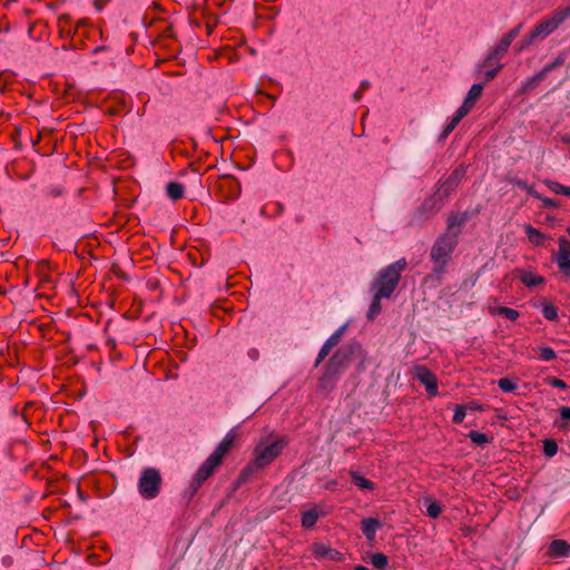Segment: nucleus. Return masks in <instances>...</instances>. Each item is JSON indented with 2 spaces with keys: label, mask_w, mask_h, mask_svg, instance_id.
<instances>
[{
  "label": "nucleus",
  "mask_w": 570,
  "mask_h": 570,
  "mask_svg": "<svg viewBox=\"0 0 570 570\" xmlns=\"http://www.w3.org/2000/svg\"><path fill=\"white\" fill-rule=\"evenodd\" d=\"M322 511L317 507H313L302 514V525L304 528H312L318 520Z\"/></svg>",
  "instance_id": "nucleus-17"
},
{
  "label": "nucleus",
  "mask_w": 570,
  "mask_h": 570,
  "mask_svg": "<svg viewBox=\"0 0 570 570\" xmlns=\"http://www.w3.org/2000/svg\"><path fill=\"white\" fill-rule=\"evenodd\" d=\"M287 442L284 438L267 435L261 439L252 456V473L271 464L284 450Z\"/></svg>",
  "instance_id": "nucleus-3"
},
{
  "label": "nucleus",
  "mask_w": 570,
  "mask_h": 570,
  "mask_svg": "<svg viewBox=\"0 0 570 570\" xmlns=\"http://www.w3.org/2000/svg\"><path fill=\"white\" fill-rule=\"evenodd\" d=\"M560 417L563 421H569L570 420V407H568V406L561 407V410H560Z\"/></svg>",
  "instance_id": "nucleus-41"
},
{
  "label": "nucleus",
  "mask_w": 570,
  "mask_h": 570,
  "mask_svg": "<svg viewBox=\"0 0 570 570\" xmlns=\"http://www.w3.org/2000/svg\"><path fill=\"white\" fill-rule=\"evenodd\" d=\"M482 90L483 83H473L469 89L464 100L471 105H474V102L480 98Z\"/></svg>",
  "instance_id": "nucleus-26"
},
{
  "label": "nucleus",
  "mask_w": 570,
  "mask_h": 570,
  "mask_svg": "<svg viewBox=\"0 0 570 570\" xmlns=\"http://www.w3.org/2000/svg\"><path fill=\"white\" fill-rule=\"evenodd\" d=\"M570 17V8L556 11L552 17L542 20L530 33L535 41H542L554 32Z\"/></svg>",
  "instance_id": "nucleus-8"
},
{
  "label": "nucleus",
  "mask_w": 570,
  "mask_h": 570,
  "mask_svg": "<svg viewBox=\"0 0 570 570\" xmlns=\"http://www.w3.org/2000/svg\"><path fill=\"white\" fill-rule=\"evenodd\" d=\"M184 186L179 183L171 181L166 186V194L171 200L180 199L184 196Z\"/></svg>",
  "instance_id": "nucleus-22"
},
{
  "label": "nucleus",
  "mask_w": 570,
  "mask_h": 570,
  "mask_svg": "<svg viewBox=\"0 0 570 570\" xmlns=\"http://www.w3.org/2000/svg\"><path fill=\"white\" fill-rule=\"evenodd\" d=\"M507 52L508 49H502L501 45L499 43L489 50L481 63V67L488 68L485 71V77L488 80L497 77V75L503 68V65L500 61L507 55Z\"/></svg>",
  "instance_id": "nucleus-9"
},
{
  "label": "nucleus",
  "mask_w": 570,
  "mask_h": 570,
  "mask_svg": "<svg viewBox=\"0 0 570 570\" xmlns=\"http://www.w3.org/2000/svg\"><path fill=\"white\" fill-rule=\"evenodd\" d=\"M541 312L543 316L549 321H554L558 317V309L552 304L544 303L542 305Z\"/></svg>",
  "instance_id": "nucleus-29"
},
{
  "label": "nucleus",
  "mask_w": 570,
  "mask_h": 570,
  "mask_svg": "<svg viewBox=\"0 0 570 570\" xmlns=\"http://www.w3.org/2000/svg\"><path fill=\"white\" fill-rule=\"evenodd\" d=\"M161 475L156 468H144L140 472L137 490L139 495L145 500L157 498L161 489Z\"/></svg>",
  "instance_id": "nucleus-7"
},
{
  "label": "nucleus",
  "mask_w": 570,
  "mask_h": 570,
  "mask_svg": "<svg viewBox=\"0 0 570 570\" xmlns=\"http://www.w3.org/2000/svg\"><path fill=\"white\" fill-rule=\"evenodd\" d=\"M519 278L528 287H533L544 282L542 276L524 271H519Z\"/></svg>",
  "instance_id": "nucleus-18"
},
{
  "label": "nucleus",
  "mask_w": 570,
  "mask_h": 570,
  "mask_svg": "<svg viewBox=\"0 0 570 570\" xmlns=\"http://www.w3.org/2000/svg\"><path fill=\"white\" fill-rule=\"evenodd\" d=\"M549 553L553 558H563L570 553V544L564 540H553L549 547Z\"/></svg>",
  "instance_id": "nucleus-15"
},
{
  "label": "nucleus",
  "mask_w": 570,
  "mask_h": 570,
  "mask_svg": "<svg viewBox=\"0 0 570 570\" xmlns=\"http://www.w3.org/2000/svg\"><path fill=\"white\" fill-rule=\"evenodd\" d=\"M568 234L570 235V227L567 228Z\"/></svg>",
  "instance_id": "nucleus-46"
},
{
  "label": "nucleus",
  "mask_w": 570,
  "mask_h": 570,
  "mask_svg": "<svg viewBox=\"0 0 570 570\" xmlns=\"http://www.w3.org/2000/svg\"><path fill=\"white\" fill-rule=\"evenodd\" d=\"M472 107L473 105L464 100L453 117L456 119V121H461V119L471 110Z\"/></svg>",
  "instance_id": "nucleus-35"
},
{
  "label": "nucleus",
  "mask_w": 570,
  "mask_h": 570,
  "mask_svg": "<svg viewBox=\"0 0 570 570\" xmlns=\"http://www.w3.org/2000/svg\"><path fill=\"white\" fill-rule=\"evenodd\" d=\"M539 356L542 361L549 362L557 357L556 352L549 346H541L538 348Z\"/></svg>",
  "instance_id": "nucleus-31"
},
{
  "label": "nucleus",
  "mask_w": 570,
  "mask_h": 570,
  "mask_svg": "<svg viewBox=\"0 0 570 570\" xmlns=\"http://www.w3.org/2000/svg\"><path fill=\"white\" fill-rule=\"evenodd\" d=\"M491 313L493 315H503L511 321H514L519 317L518 311H515L513 308L504 307V306H498V307L493 308L491 311Z\"/></svg>",
  "instance_id": "nucleus-27"
},
{
  "label": "nucleus",
  "mask_w": 570,
  "mask_h": 570,
  "mask_svg": "<svg viewBox=\"0 0 570 570\" xmlns=\"http://www.w3.org/2000/svg\"><path fill=\"white\" fill-rule=\"evenodd\" d=\"M458 245V239L452 234L440 235L431 247L430 257L432 272L438 277L443 275L451 259V255Z\"/></svg>",
  "instance_id": "nucleus-5"
},
{
  "label": "nucleus",
  "mask_w": 570,
  "mask_h": 570,
  "mask_svg": "<svg viewBox=\"0 0 570 570\" xmlns=\"http://www.w3.org/2000/svg\"><path fill=\"white\" fill-rule=\"evenodd\" d=\"M371 563L376 569H384L387 566V558L383 553H375L371 557Z\"/></svg>",
  "instance_id": "nucleus-33"
},
{
  "label": "nucleus",
  "mask_w": 570,
  "mask_h": 570,
  "mask_svg": "<svg viewBox=\"0 0 570 570\" xmlns=\"http://www.w3.org/2000/svg\"><path fill=\"white\" fill-rule=\"evenodd\" d=\"M551 384H552V386L559 387V389H564L567 386L566 383L559 379H554Z\"/></svg>",
  "instance_id": "nucleus-42"
},
{
  "label": "nucleus",
  "mask_w": 570,
  "mask_h": 570,
  "mask_svg": "<svg viewBox=\"0 0 570 570\" xmlns=\"http://www.w3.org/2000/svg\"><path fill=\"white\" fill-rule=\"evenodd\" d=\"M546 185L548 186V188L554 193V194H560V195H566V191H567V186H563L557 181H553V180H548L546 181Z\"/></svg>",
  "instance_id": "nucleus-34"
},
{
  "label": "nucleus",
  "mask_w": 570,
  "mask_h": 570,
  "mask_svg": "<svg viewBox=\"0 0 570 570\" xmlns=\"http://www.w3.org/2000/svg\"><path fill=\"white\" fill-rule=\"evenodd\" d=\"M465 175V168L460 166L449 177L439 183L438 189L432 199L423 205V209L430 207L432 212L441 208L443 200L459 186Z\"/></svg>",
  "instance_id": "nucleus-6"
},
{
  "label": "nucleus",
  "mask_w": 570,
  "mask_h": 570,
  "mask_svg": "<svg viewBox=\"0 0 570 570\" xmlns=\"http://www.w3.org/2000/svg\"><path fill=\"white\" fill-rule=\"evenodd\" d=\"M459 122L460 121H456V119L453 117L451 121L445 126L442 132V138H445L450 132H452V130L458 126Z\"/></svg>",
  "instance_id": "nucleus-39"
},
{
  "label": "nucleus",
  "mask_w": 570,
  "mask_h": 570,
  "mask_svg": "<svg viewBox=\"0 0 570 570\" xmlns=\"http://www.w3.org/2000/svg\"><path fill=\"white\" fill-rule=\"evenodd\" d=\"M415 377L425 386V390L431 395H436L438 383L435 375L425 367H417Z\"/></svg>",
  "instance_id": "nucleus-12"
},
{
  "label": "nucleus",
  "mask_w": 570,
  "mask_h": 570,
  "mask_svg": "<svg viewBox=\"0 0 570 570\" xmlns=\"http://www.w3.org/2000/svg\"><path fill=\"white\" fill-rule=\"evenodd\" d=\"M313 552L320 560L340 561L342 560V553L337 550L325 546L324 543H314Z\"/></svg>",
  "instance_id": "nucleus-13"
},
{
  "label": "nucleus",
  "mask_w": 570,
  "mask_h": 570,
  "mask_svg": "<svg viewBox=\"0 0 570 570\" xmlns=\"http://www.w3.org/2000/svg\"><path fill=\"white\" fill-rule=\"evenodd\" d=\"M566 196L570 197V187L567 188Z\"/></svg>",
  "instance_id": "nucleus-45"
},
{
  "label": "nucleus",
  "mask_w": 570,
  "mask_h": 570,
  "mask_svg": "<svg viewBox=\"0 0 570 570\" xmlns=\"http://www.w3.org/2000/svg\"><path fill=\"white\" fill-rule=\"evenodd\" d=\"M406 267V261L401 258L384 267L371 286V294L389 298L400 283L401 274Z\"/></svg>",
  "instance_id": "nucleus-4"
},
{
  "label": "nucleus",
  "mask_w": 570,
  "mask_h": 570,
  "mask_svg": "<svg viewBox=\"0 0 570 570\" xmlns=\"http://www.w3.org/2000/svg\"><path fill=\"white\" fill-rule=\"evenodd\" d=\"M517 184H518V186H520L521 188H523V189L528 190L529 193H531V194L533 193V191L531 190V188H530L525 183H523V181H518Z\"/></svg>",
  "instance_id": "nucleus-43"
},
{
  "label": "nucleus",
  "mask_w": 570,
  "mask_h": 570,
  "mask_svg": "<svg viewBox=\"0 0 570 570\" xmlns=\"http://www.w3.org/2000/svg\"><path fill=\"white\" fill-rule=\"evenodd\" d=\"M372 295V303L368 307V311H367V320L372 321L374 320L380 313H381V309H382V305H381V299L383 297H379L377 294H371Z\"/></svg>",
  "instance_id": "nucleus-23"
},
{
  "label": "nucleus",
  "mask_w": 570,
  "mask_h": 570,
  "mask_svg": "<svg viewBox=\"0 0 570 570\" xmlns=\"http://www.w3.org/2000/svg\"><path fill=\"white\" fill-rule=\"evenodd\" d=\"M559 248L558 254L556 256V263L561 272L564 274L570 273V242L564 238H559Z\"/></svg>",
  "instance_id": "nucleus-11"
},
{
  "label": "nucleus",
  "mask_w": 570,
  "mask_h": 570,
  "mask_svg": "<svg viewBox=\"0 0 570 570\" xmlns=\"http://www.w3.org/2000/svg\"><path fill=\"white\" fill-rule=\"evenodd\" d=\"M351 479L353 483L360 489V490H373L374 484L370 480L365 479L357 471H351Z\"/></svg>",
  "instance_id": "nucleus-21"
},
{
  "label": "nucleus",
  "mask_w": 570,
  "mask_h": 570,
  "mask_svg": "<svg viewBox=\"0 0 570 570\" xmlns=\"http://www.w3.org/2000/svg\"><path fill=\"white\" fill-rule=\"evenodd\" d=\"M237 439V432L235 429L229 430L223 440L217 444L215 450L209 456L200 464L198 470L195 472L190 488L193 492H196L199 487L215 472L220 465L226 454L232 449L233 444Z\"/></svg>",
  "instance_id": "nucleus-1"
},
{
  "label": "nucleus",
  "mask_w": 570,
  "mask_h": 570,
  "mask_svg": "<svg viewBox=\"0 0 570 570\" xmlns=\"http://www.w3.org/2000/svg\"><path fill=\"white\" fill-rule=\"evenodd\" d=\"M465 417L464 406L458 405L454 411L453 421L455 423H462Z\"/></svg>",
  "instance_id": "nucleus-37"
},
{
  "label": "nucleus",
  "mask_w": 570,
  "mask_h": 570,
  "mask_svg": "<svg viewBox=\"0 0 570 570\" xmlns=\"http://www.w3.org/2000/svg\"><path fill=\"white\" fill-rule=\"evenodd\" d=\"M354 570H370V569L364 566H357V567H355Z\"/></svg>",
  "instance_id": "nucleus-44"
},
{
  "label": "nucleus",
  "mask_w": 570,
  "mask_h": 570,
  "mask_svg": "<svg viewBox=\"0 0 570 570\" xmlns=\"http://www.w3.org/2000/svg\"><path fill=\"white\" fill-rule=\"evenodd\" d=\"M348 328V322L342 324L322 345L315 361V366H318L322 361L330 354L331 350L336 346Z\"/></svg>",
  "instance_id": "nucleus-10"
},
{
  "label": "nucleus",
  "mask_w": 570,
  "mask_h": 570,
  "mask_svg": "<svg viewBox=\"0 0 570 570\" xmlns=\"http://www.w3.org/2000/svg\"><path fill=\"white\" fill-rule=\"evenodd\" d=\"M537 42L535 39H532V35L529 33L519 45L518 51L521 52L529 48L532 43Z\"/></svg>",
  "instance_id": "nucleus-36"
},
{
  "label": "nucleus",
  "mask_w": 570,
  "mask_h": 570,
  "mask_svg": "<svg viewBox=\"0 0 570 570\" xmlns=\"http://www.w3.org/2000/svg\"><path fill=\"white\" fill-rule=\"evenodd\" d=\"M564 61H566V55L564 53H560L552 62L546 65L541 70L547 76L548 72H550L551 70H553V69L560 67L561 65H563Z\"/></svg>",
  "instance_id": "nucleus-30"
},
{
  "label": "nucleus",
  "mask_w": 570,
  "mask_h": 570,
  "mask_svg": "<svg viewBox=\"0 0 570 570\" xmlns=\"http://www.w3.org/2000/svg\"><path fill=\"white\" fill-rule=\"evenodd\" d=\"M468 217L465 214L458 213L453 214L448 219V228L444 234H452L454 238H459V235L461 234V229L463 225L465 224Z\"/></svg>",
  "instance_id": "nucleus-14"
},
{
  "label": "nucleus",
  "mask_w": 570,
  "mask_h": 570,
  "mask_svg": "<svg viewBox=\"0 0 570 570\" xmlns=\"http://www.w3.org/2000/svg\"><path fill=\"white\" fill-rule=\"evenodd\" d=\"M469 438L473 443L478 445H483L489 442L488 435L479 431H471L469 433Z\"/></svg>",
  "instance_id": "nucleus-32"
},
{
  "label": "nucleus",
  "mask_w": 570,
  "mask_h": 570,
  "mask_svg": "<svg viewBox=\"0 0 570 570\" xmlns=\"http://www.w3.org/2000/svg\"><path fill=\"white\" fill-rule=\"evenodd\" d=\"M379 528H381V522L375 518H367L362 521V532L370 541L374 540Z\"/></svg>",
  "instance_id": "nucleus-16"
},
{
  "label": "nucleus",
  "mask_w": 570,
  "mask_h": 570,
  "mask_svg": "<svg viewBox=\"0 0 570 570\" xmlns=\"http://www.w3.org/2000/svg\"><path fill=\"white\" fill-rule=\"evenodd\" d=\"M361 350L357 342H348L341 346L330 358L325 373L320 381L321 389L333 386L338 374L348 365L351 357Z\"/></svg>",
  "instance_id": "nucleus-2"
},
{
  "label": "nucleus",
  "mask_w": 570,
  "mask_h": 570,
  "mask_svg": "<svg viewBox=\"0 0 570 570\" xmlns=\"http://www.w3.org/2000/svg\"><path fill=\"white\" fill-rule=\"evenodd\" d=\"M546 75L542 70L538 71L537 73H534L533 76L527 78L523 82H522V91H528V90H531L532 88H534L540 81H542L544 79Z\"/></svg>",
  "instance_id": "nucleus-24"
},
{
  "label": "nucleus",
  "mask_w": 570,
  "mask_h": 570,
  "mask_svg": "<svg viewBox=\"0 0 570 570\" xmlns=\"http://www.w3.org/2000/svg\"><path fill=\"white\" fill-rule=\"evenodd\" d=\"M557 444L553 441H546L544 442V453L548 456H553L557 453Z\"/></svg>",
  "instance_id": "nucleus-38"
},
{
  "label": "nucleus",
  "mask_w": 570,
  "mask_h": 570,
  "mask_svg": "<svg viewBox=\"0 0 570 570\" xmlns=\"http://www.w3.org/2000/svg\"><path fill=\"white\" fill-rule=\"evenodd\" d=\"M524 232L528 236V239L535 246H540L543 244V240L546 239V235L539 232L537 228H534L531 225L524 226Z\"/></svg>",
  "instance_id": "nucleus-20"
},
{
  "label": "nucleus",
  "mask_w": 570,
  "mask_h": 570,
  "mask_svg": "<svg viewBox=\"0 0 570 570\" xmlns=\"http://www.w3.org/2000/svg\"><path fill=\"white\" fill-rule=\"evenodd\" d=\"M522 28L523 24L519 23L502 37V39L498 42L499 45H501L502 49L505 48L509 50L512 41L520 35Z\"/></svg>",
  "instance_id": "nucleus-19"
},
{
  "label": "nucleus",
  "mask_w": 570,
  "mask_h": 570,
  "mask_svg": "<svg viewBox=\"0 0 570 570\" xmlns=\"http://www.w3.org/2000/svg\"><path fill=\"white\" fill-rule=\"evenodd\" d=\"M532 195L535 197V198H539L542 200L543 205L546 207H554L556 206V202L551 198H548V197H542L541 195H539L538 193H532Z\"/></svg>",
  "instance_id": "nucleus-40"
},
{
  "label": "nucleus",
  "mask_w": 570,
  "mask_h": 570,
  "mask_svg": "<svg viewBox=\"0 0 570 570\" xmlns=\"http://www.w3.org/2000/svg\"><path fill=\"white\" fill-rule=\"evenodd\" d=\"M498 386L507 393H511L517 390L518 384L515 381L509 379V377H502L498 381Z\"/></svg>",
  "instance_id": "nucleus-28"
},
{
  "label": "nucleus",
  "mask_w": 570,
  "mask_h": 570,
  "mask_svg": "<svg viewBox=\"0 0 570 570\" xmlns=\"http://www.w3.org/2000/svg\"><path fill=\"white\" fill-rule=\"evenodd\" d=\"M424 505H425V511H426V514L430 517V518H438L440 515V513L442 512V507L439 502H436L435 500H432V499H424Z\"/></svg>",
  "instance_id": "nucleus-25"
}]
</instances>
